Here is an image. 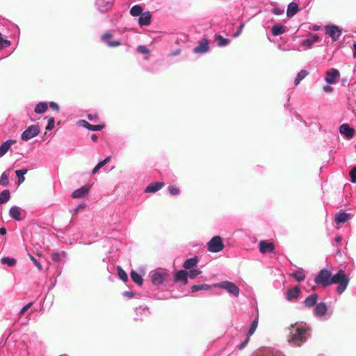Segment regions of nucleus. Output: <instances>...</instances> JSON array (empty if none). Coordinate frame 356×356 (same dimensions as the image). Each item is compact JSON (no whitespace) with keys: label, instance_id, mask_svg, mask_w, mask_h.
Wrapping results in <instances>:
<instances>
[{"label":"nucleus","instance_id":"f257e3e1","mask_svg":"<svg viewBox=\"0 0 356 356\" xmlns=\"http://www.w3.org/2000/svg\"><path fill=\"white\" fill-rule=\"evenodd\" d=\"M349 278L346 275L343 270L340 269L333 276L330 270L323 268L314 278V282L317 285L327 286L331 284H338L337 287V293L339 295L342 294L349 284Z\"/></svg>","mask_w":356,"mask_h":356},{"label":"nucleus","instance_id":"f03ea898","mask_svg":"<svg viewBox=\"0 0 356 356\" xmlns=\"http://www.w3.org/2000/svg\"><path fill=\"white\" fill-rule=\"evenodd\" d=\"M289 342L296 346H301L311 337L310 327L304 322H296L289 327Z\"/></svg>","mask_w":356,"mask_h":356},{"label":"nucleus","instance_id":"7ed1b4c3","mask_svg":"<svg viewBox=\"0 0 356 356\" xmlns=\"http://www.w3.org/2000/svg\"><path fill=\"white\" fill-rule=\"evenodd\" d=\"M314 316L321 321H327L333 314V310L329 309L324 302H318L314 309Z\"/></svg>","mask_w":356,"mask_h":356},{"label":"nucleus","instance_id":"20e7f679","mask_svg":"<svg viewBox=\"0 0 356 356\" xmlns=\"http://www.w3.org/2000/svg\"><path fill=\"white\" fill-rule=\"evenodd\" d=\"M207 250L210 252L217 253L222 251L224 248V243L220 236H215L211 238L207 243Z\"/></svg>","mask_w":356,"mask_h":356},{"label":"nucleus","instance_id":"39448f33","mask_svg":"<svg viewBox=\"0 0 356 356\" xmlns=\"http://www.w3.org/2000/svg\"><path fill=\"white\" fill-rule=\"evenodd\" d=\"M213 287H218L227 291L229 293L237 298L239 296V288L233 282L229 281H222L213 285Z\"/></svg>","mask_w":356,"mask_h":356},{"label":"nucleus","instance_id":"423d86ee","mask_svg":"<svg viewBox=\"0 0 356 356\" xmlns=\"http://www.w3.org/2000/svg\"><path fill=\"white\" fill-rule=\"evenodd\" d=\"M40 133V127L38 124H33L26 128L21 135V139L24 141H28L30 139L35 137Z\"/></svg>","mask_w":356,"mask_h":356},{"label":"nucleus","instance_id":"0eeeda50","mask_svg":"<svg viewBox=\"0 0 356 356\" xmlns=\"http://www.w3.org/2000/svg\"><path fill=\"white\" fill-rule=\"evenodd\" d=\"M115 0H95V6L101 13H106L111 9Z\"/></svg>","mask_w":356,"mask_h":356},{"label":"nucleus","instance_id":"6e6552de","mask_svg":"<svg viewBox=\"0 0 356 356\" xmlns=\"http://www.w3.org/2000/svg\"><path fill=\"white\" fill-rule=\"evenodd\" d=\"M320 41V36L318 34L312 35L311 37L303 40L299 45L298 50L304 51L311 49L312 45L317 42Z\"/></svg>","mask_w":356,"mask_h":356},{"label":"nucleus","instance_id":"1a4fd4ad","mask_svg":"<svg viewBox=\"0 0 356 356\" xmlns=\"http://www.w3.org/2000/svg\"><path fill=\"white\" fill-rule=\"evenodd\" d=\"M325 29L333 42L337 41L341 35V30L336 25H327L325 26Z\"/></svg>","mask_w":356,"mask_h":356},{"label":"nucleus","instance_id":"9d476101","mask_svg":"<svg viewBox=\"0 0 356 356\" xmlns=\"http://www.w3.org/2000/svg\"><path fill=\"white\" fill-rule=\"evenodd\" d=\"M254 356H285L281 351L272 348H263L258 350Z\"/></svg>","mask_w":356,"mask_h":356},{"label":"nucleus","instance_id":"9b49d317","mask_svg":"<svg viewBox=\"0 0 356 356\" xmlns=\"http://www.w3.org/2000/svg\"><path fill=\"white\" fill-rule=\"evenodd\" d=\"M166 273H162L158 271H151L149 273V277L151 278L152 283L155 286L161 285L163 283L165 279Z\"/></svg>","mask_w":356,"mask_h":356},{"label":"nucleus","instance_id":"f8f14e48","mask_svg":"<svg viewBox=\"0 0 356 356\" xmlns=\"http://www.w3.org/2000/svg\"><path fill=\"white\" fill-rule=\"evenodd\" d=\"M340 76L339 72L337 69H331L326 72V77L325 79L326 83L329 84L337 83V79Z\"/></svg>","mask_w":356,"mask_h":356},{"label":"nucleus","instance_id":"ddd939ff","mask_svg":"<svg viewBox=\"0 0 356 356\" xmlns=\"http://www.w3.org/2000/svg\"><path fill=\"white\" fill-rule=\"evenodd\" d=\"M112 37L113 34L111 32H106L102 35L101 40L109 47H116L120 46L121 42L119 40H109Z\"/></svg>","mask_w":356,"mask_h":356},{"label":"nucleus","instance_id":"4468645a","mask_svg":"<svg viewBox=\"0 0 356 356\" xmlns=\"http://www.w3.org/2000/svg\"><path fill=\"white\" fill-rule=\"evenodd\" d=\"M152 22V14L149 11L143 12L138 18V24L140 26L150 25Z\"/></svg>","mask_w":356,"mask_h":356},{"label":"nucleus","instance_id":"2eb2a0df","mask_svg":"<svg viewBox=\"0 0 356 356\" xmlns=\"http://www.w3.org/2000/svg\"><path fill=\"white\" fill-rule=\"evenodd\" d=\"M318 296L317 293H314L307 296L305 300L303 301V304L305 307L311 308L313 307H316V305L318 304Z\"/></svg>","mask_w":356,"mask_h":356},{"label":"nucleus","instance_id":"dca6fc26","mask_svg":"<svg viewBox=\"0 0 356 356\" xmlns=\"http://www.w3.org/2000/svg\"><path fill=\"white\" fill-rule=\"evenodd\" d=\"M136 320H143V317H147L149 315L150 312L147 306H139L136 307Z\"/></svg>","mask_w":356,"mask_h":356},{"label":"nucleus","instance_id":"f3484780","mask_svg":"<svg viewBox=\"0 0 356 356\" xmlns=\"http://www.w3.org/2000/svg\"><path fill=\"white\" fill-rule=\"evenodd\" d=\"M339 132L348 139H350L353 137L355 130L348 124H343L339 127Z\"/></svg>","mask_w":356,"mask_h":356},{"label":"nucleus","instance_id":"a211bd4d","mask_svg":"<svg viewBox=\"0 0 356 356\" xmlns=\"http://www.w3.org/2000/svg\"><path fill=\"white\" fill-rule=\"evenodd\" d=\"M209 49V42L207 39H202L200 44L193 49L195 54H205Z\"/></svg>","mask_w":356,"mask_h":356},{"label":"nucleus","instance_id":"6ab92c4d","mask_svg":"<svg viewBox=\"0 0 356 356\" xmlns=\"http://www.w3.org/2000/svg\"><path fill=\"white\" fill-rule=\"evenodd\" d=\"M164 186L163 182L156 181L150 183L145 189L146 193H154L161 189Z\"/></svg>","mask_w":356,"mask_h":356},{"label":"nucleus","instance_id":"aec40b11","mask_svg":"<svg viewBox=\"0 0 356 356\" xmlns=\"http://www.w3.org/2000/svg\"><path fill=\"white\" fill-rule=\"evenodd\" d=\"M275 250V245L271 242H266L265 241H261L259 242V251L265 254L266 252H272Z\"/></svg>","mask_w":356,"mask_h":356},{"label":"nucleus","instance_id":"412c9836","mask_svg":"<svg viewBox=\"0 0 356 356\" xmlns=\"http://www.w3.org/2000/svg\"><path fill=\"white\" fill-rule=\"evenodd\" d=\"M79 124L80 126H83L86 129H87L88 130H90V131H101L104 128V125H102V124H96V125L91 124H90L89 122H88L87 121H86L84 120H79Z\"/></svg>","mask_w":356,"mask_h":356},{"label":"nucleus","instance_id":"4be33fe9","mask_svg":"<svg viewBox=\"0 0 356 356\" xmlns=\"http://www.w3.org/2000/svg\"><path fill=\"white\" fill-rule=\"evenodd\" d=\"M89 190H90V186H83L75 190L72 193V197L74 199L83 197L88 193Z\"/></svg>","mask_w":356,"mask_h":356},{"label":"nucleus","instance_id":"5701e85b","mask_svg":"<svg viewBox=\"0 0 356 356\" xmlns=\"http://www.w3.org/2000/svg\"><path fill=\"white\" fill-rule=\"evenodd\" d=\"M351 217L352 215L349 213L339 212L335 214L334 220L337 224L339 225L346 222Z\"/></svg>","mask_w":356,"mask_h":356},{"label":"nucleus","instance_id":"b1692460","mask_svg":"<svg viewBox=\"0 0 356 356\" xmlns=\"http://www.w3.org/2000/svg\"><path fill=\"white\" fill-rule=\"evenodd\" d=\"M300 10L298 5L296 2H291L286 10V15L291 18L293 17Z\"/></svg>","mask_w":356,"mask_h":356},{"label":"nucleus","instance_id":"393cba45","mask_svg":"<svg viewBox=\"0 0 356 356\" xmlns=\"http://www.w3.org/2000/svg\"><path fill=\"white\" fill-rule=\"evenodd\" d=\"M300 289L298 286L290 289L286 292V300L291 301L293 299H296L300 296Z\"/></svg>","mask_w":356,"mask_h":356},{"label":"nucleus","instance_id":"a878e982","mask_svg":"<svg viewBox=\"0 0 356 356\" xmlns=\"http://www.w3.org/2000/svg\"><path fill=\"white\" fill-rule=\"evenodd\" d=\"M197 257H194L186 259L183 264V267L186 270L193 269L195 267L197 266Z\"/></svg>","mask_w":356,"mask_h":356},{"label":"nucleus","instance_id":"bb28decb","mask_svg":"<svg viewBox=\"0 0 356 356\" xmlns=\"http://www.w3.org/2000/svg\"><path fill=\"white\" fill-rule=\"evenodd\" d=\"M15 143L13 140H7L0 145V158L3 156Z\"/></svg>","mask_w":356,"mask_h":356},{"label":"nucleus","instance_id":"cd10ccee","mask_svg":"<svg viewBox=\"0 0 356 356\" xmlns=\"http://www.w3.org/2000/svg\"><path fill=\"white\" fill-rule=\"evenodd\" d=\"M9 215L15 220L19 221L22 220L20 208L19 207H12L9 210Z\"/></svg>","mask_w":356,"mask_h":356},{"label":"nucleus","instance_id":"c85d7f7f","mask_svg":"<svg viewBox=\"0 0 356 356\" xmlns=\"http://www.w3.org/2000/svg\"><path fill=\"white\" fill-rule=\"evenodd\" d=\"M48 109V104L47 102H41L37 104L35 106L34 111L37 114L44 113Z\"/></svg>","mask_w":356,"mask_h":356},{"label":"nucleus","instance_id":"c756f323","mask_svg":"<svg viewBox=\"0 0 356 356\" xmlns=\"http://www.w3.org/2000/svg\"><path fill=\"white\" fill-rule=\"evenodd\" d=\"M213 285H209L207 284H194L191 286V292H197L202 290H209L211 289Z\"/></svg>","mask_w":356,"mask_h":356},{"label":"nucleus","instance_id":"7c9ffc66","mask_svg":"<svg viewBox=\"0 0 356 356\" xmlns=\"http://www.w3.org/2000/svg\"><path fill=\"white\" fill-rule=\"evenodd\" d=\"M292 276L298 282H300L305 279V274L302 268H299L298 270H294L292 273Z\"/></svg>","mask_w":356,"mask_h":356},{"label":"nucleus","instance_id":"2f4dec72","mask_svg":"<svg viewBox=\"0 0 356 356\" xmlns=\"http://www.w3.org/2000/svg\"><path fill=\"white\" fill-rule=\"evenodd\" d=\"M215 39L217 40V44L218 47H226L231 42L230 39L223 38L219 34L215 35Z\"/></svg>","mask_w":356,"mask_h":356},{"label":"nucleus","instance_id":"473e14b6","mask_svg":"<svg viewBox=\"0 0 356 356\" xmlns=\"http://www.w3.org/2000/svg\"><path fill=\"white\" fill-rule=\"evenodd\" d=\"M286 32V27L282 25H274L271 29V33L274 36L280 35Z\"/></svg>","mask_w":356,"mask_h":356},{"label":"nucleus","instance_id":"72a5a7b5","mask_svg":"<svg viewBox=\"0 0 356 356\" xmlns=\"http://www.w3.org/2000/svg\"><path fill=\"white\" fill-rule=\"evenodd\" d=\"M130 15L133 17H139L143 12V7L140 4L133 6L130 9Z\"/></svg>","mask_w":356,"mask_h":356},{"label":"nucleus","instance_id":"f704fd0d","mask_svg":"<svg viewBox=\"0 0 356 356\" xmlns=\"http://www.w3.org/2000/svg\"><path fill=\"white\" fill-rule=\"evenodd\" d=\"M309 74L308 71L305 70H300L294 79L295 86H298L302 80H303Z\"/></svg>","mask_w":356,"mask_h":356},{"label":"nucleus","instance_id":"c9c22d12","mask_svg":"<svg viewBox=\"0 0 356 356\" xmlns=\"http://www.w3.org/2000/svg\"><path fill=\"white\" fill-rule=\"evenodd\" d=\"M66 252L65 251L56 252L51 254V259L55 262H60L62 259L66 257Z\"/></svg>","mask_w":356,"mask_h":356},{"label":"nucleus","instance_id":"e433bc0d","mask_svg":"<svg viewBox=\"0 0 356 356\" xmlns=\"http://www.w3.org/2000/svg\"><path fill=\"white\" fill-rule=\"evenodd\" d=\"M258 316H257L251 323L250 327L247 332V337H250L256 331L258 326Z\"/></svg>","mask_w":356,"mask_h":356},{"label":"nucleus","instance_id":"4c0bfd02","mask_svg":"<svg viewBox=\"0 0 356 356\" xmlns=\"http://www.w3.org/2000/svg\"><path fill=\"white\" fill-rule=\"evenodd\" d=\"M10 198L9 190L6 189L0 193V204L6 203Z\"/></svg>","mask_w":356,"mask_h":356},{"label":"nucleus","instance_id":"58836bf2","mask_svg":"<svg viewBox=\"0 0 356 356\" xmlns=\"http://www.w3.org/2000/svg\"><path fill=\"white\" fill-rule=\"evenodd\" d=\"M131 280H133V282H134L136 284H137L138 285H140V286L142 285L143 279L139 273H138L136 271L132 270L131 272Z\"/></svg>","mask_w":356,"mask_h":356},{"label":"nucleus","instance_id":"ea45409f","mask_svg":"<svg viewBox=\"0 0 356 356\" xmlns=\"http://www.w3.org/2000/svg\"><path fill=\"white\" fill-rule=\"evenodd\" d=\"M27 172L28 170L26 169H22L15 171V175L18 178L19 184H21L24 181V175L27 173Z\"/></svg>","mask_w":356,"mask_h":356},{"label":"nucleus","instance_id":"a19ab883","mask_svg":"<svg viewBox=\"0 0 356 356\" xmlns=\"http://www.w3.org/2000/svg\"><path fill=\"white\" fill-rule=\"evenodd\" d=\"M188 275L187 271L185 270H178L174 275V281L177 282L181 281L185 277Z\"/></svg>","mask_w":356,"mask_h":356},{"label":"nucleus","instance_id":"79ce46f5","mask_svg":"<svg viewBox=\"0 0 356 356\" xmlns=\"http://www.w3.org/2000/svg\"><path fill=\"white\" fill-rule=\"evenodd\" d=\"M136 51L139 54H145L146 56L144 57L145 60L149 59V50L145 45L140 44L137 47Z\"/></svg>","mask_w":356,"mask_h":356},{"label":"nucleus","instance_id":"37998d69","mask_svg":"<svg viewBox=\"0 0 356 356\" xmlns=\"http://www.w3.org/2000/svg\"><path fill=\"white\" fill-rule=\"evenodd\" d=\"M1 262L2 264H6L10 267H13L16 264V259L9 257H4L1 259Z\"/></svg>","mask_w":356,"mask_h":356},{"label":"nucleus","instance_id":"c03bdc74","mask_svg":"<svg viewBox=\"0 0 356 356\" xmlns=\"http://www.w3.org/2000/svg\"><path fill=\"white\" fill-rule=\"evenodd\" d=\"M117 270L119 278L122 281H127L128 280V276L126 272L122 268V267L118 266L117 267Z\"/></svg>","mask_w":356,"mask_h":356},{"label":"nucleus","instance_id":"a18cd8bd","mask_svg":"<svg viewBox=\"0 0 356 356\" xmlns=\"http://www.w3.org/2000/svg\"><path fill=\"white\" fill-rule=\"evenodd\" d=\"M11 44L10 40L4 39L2 34L0 33V49L8 47Z\"/></svg>","mask_w":356,"mask_h":356},{"label":"nucleus","instance_id":"49530a36","mask_svg":"<svg viewBox=\"0 0 356 356\" xmlns=\"http://www.w3.org/2000/svg\"><path fill=\"white\" fill-rule=\"evenodd\" d=\"M187 273H188V275L190 279H194L197 275H199L202 273V270H200L199 269L193 268V269L189 270L188 272L187 271Z\"/></svg>","mask_w":356,"mask_h":356},{"label":"nucleus","instance_id":"de8ad7c7","mask_svg":"<svg viewBox=\"0 0 356 356\" xmlns=\"http://www.w3.org/2000/svg\"><path fill=\"white\" fill-rule=\"evenodd\" d=\"M0 185L7 186L8 185V177L6 172H3L0 177Z\"/></svg>","mask_w":356,"mask_h":356},{"label":"nucleus","instance_id":"09e8293b","mask_svg":"<svg viewBox=\"0 0 356 356\" xmlns=\"http://www.w3.org/2000/svg\"><path fill=\"white\" fill-rule=\"evenodd\" d=\"M168 191L172 195H178L180 193L179 188L172 186H169L168 187Z\"/></svg>","mask_w":356,"mask_h":356},{"label":"nucleus","instance_id":"8fccbe9b","mask_svg":"<svg viewBox=\"0 0 356 356\" xmlns=\"http://www.w3.org/2000/svg\"><path fill=\"white\" fill-rule=\"evenodd\" d=\"M55 125V120L54 118L51 117L48 119L47 125L46 127V129L50 131L54 129Z\"/></svg>","mask_w":356,"mask_h":356},{"label":"nucleus","instance_id":"3c124183","mask_svg":"<svg viewBox=\"0 0 356 356\" xmlns=\"http://www.w3.org/2000/svg\"><path fill=\"white\" fill-rule=\"evenodd\" d=\"M350 181L353 184L356 183V166L353 167L350 172Z\"/></svg>","mask_w":356,"mask_h":356},{"label":"nucleus","instance_id":"603ef678","mask_svg":"<svg viewBox=\"0 0 356 356\" xmlns=\"http://www.w3.org/2000/svg\"><path fill=\"white\" fill-rule=\"evenodd\" d=\"M284 8H280V7H274L271 10V13L275 15H280L284 13Z\"/></svg>","mask_w":356,"mask_h":356},{"label":"nucleus","instance_id":"864d4df0","mask_svg":"<svg viewBox=\"0 0 356 356\" xmlns=\"http://www.w3.org/2000/svg\"><path fill=\"white\" fill-rule=\"evenodd\" d=\"M33 305V302H31L28 304H26V305H24L22 309L21 310L19 311V314L20 316L23 315L31 306Z\"/></svg>","mask_w":356,"mask_h":356},{"label":"nucleus","instance_id":"5fc2aeb1","mask_svg":"<svg viewBox=\"0 0 356 356\" xmlns=\"http://www.w3.org/2000/svg\"><path fill=\"white\" fill-rule=\"evenodd\" d=\"M244 26H245L244 23H241L240 24V26L238 28V30L233 34L234 38H237L241 35V33L244 28Z\"/></svg>","mask_w":356,"mask_h":356},{"label":"nucleus","instance_id":"6e6d98bb","mask_svg":"<svg viewBox=\"0 0 356 356\" xmlns=\"http://www.w3.org/2000/svg\"><path fill=\"white\" fill-rule=\"evenodd\" d=\"M249 339L250 337H246V339L238 346V350H243L247 346L249 342Z\"/></svg>","mask_w":356,"mask_h":356},{"label":"nucleus","instance_id":"4d7b16f0","mask_svg":"<svg viewBox=\"0 0 356 356\" xmlns=\"http://www.w3.org/2000/svg\"><path fill=\"white\" fill-rule=\"evenodd\" d=\"M31 260L33 262V264L37 266V268L41 270H42V266L41 264L38 261V260L32 255L29 254Z\"/></svg>","mask_w":356,"mask_h":356},{"label":"nucleus","instance_id":"13d9d810","mask_svg":"<svg viewBox=\"0 0 356 356\" xmlns=\"http://www.w3.org/2000/svg\"><path fill=\"white\" fill-rule=\"evenodd\" d=\"M49 106L52 110L57 111V112L59 111L60 108H59L58 104L56 102H50Z\"/></svg>","mask_w":356,"mask_h":356},{"label":"nucleus","instance_id":"bf43d9fd","mask_svg":"<svg viewBox=\"0 0 356 356\" xmlns=\"http://www.w3.org/2000/svg\"><path fill=\"white\" fill-rule=\"evenodd\" d=\"M111 160V156H107L104 160L98 162L97 165L102 168L104 167L109 161Z\"/></svg>","mask_w":356,"mask_h":356},{"label":"nucleus","instance_id":"052dcab7","mask_svg":"<svg viewBox=\"0 0 356 356\" xmlns=\"http://www.w3.org/2000/svg\"><path fill=\"white\" fill-rule=\"evenodd\" d=\"M180 53H181V49H177L171 51L168 54V56H177V55L180 54Z\"/></svg>","mask_w":356,"mask_h":356},{"label":"nucleus","instance_id":"680f3d73","mask_svg":"<svg viewBox=\"0 0 356 356\" xmlns=\"http://www.w3.org/2000/svg\"><path fill=\"white\" fill-rule=\"evenodd\" d=\"M123 296L124 297H127V298H131L134 297L135 294L132 291H124L123 293Z\"/></svg>","mask_w":356,"mask_h":356},{"label":"nucleus","instance_id":"e2e57ef3","mask_svg":"<svg viewBox=\"0 0 356 356\" xmlns=\"http://www.w3.org/2000/svg\"><path fill=\"white\" fill-rule=\"evenodd\" d=\"M353 58H356V42L353 44Z\"/></svg>","mask_w":356,"mask_h":356},{"label":"nucleus","instance_id":"0e129e2a","mask_svg":"<svg viewBox=\"0 0 356 356\" xmlns=\"http://www.w3.org/2000/svg\"><path fill=\"white\" fill-rule=\"evenodd\" d=\"M100 169L101 168L97 164L95 167L92 169V173L96 174Z\"/></svg>","mask_w":356,"mask_h":356},{"label":"nucleus","instance_id":"69168bd1","mask_svg":"<svg viewBox=\"0 0 356 356\" xmlns=\"http://www.w3.org/2000/svg\"><path fill=\"white\" fill-rule=\"evenodd\" d=\"M7 233L6 229L5 227H0V235L5 236Z\"/></svg>","mask_w":356,"mask_h":356},{"label":"nucleus","instance_id":"338daca9","mask_svg":"<svg viewBox=\"0 0 356 356\" xmlns=\"http://www.w3.org/2000/svg\"><path fill=\"white\" fill-rule=\"evenodd\" d=\"M323 90L325 92H330L332 90V88L331 86H325L323 87Z\"/></svg>","mask_w":356,"mask_h":356},{"label":"nucleus","instance_id":"774afa93","mask_svg":"<svg viewBox=\"0 0 356 356\" xmlns=\"http://www.w3.org/2000/svg\"><path fill=\"white\" fill-rule=\"evenodd\" d=\"M188 278V275H186L181 282H182L184 284H187Z\"/></svg>","mask_w":356,"mask_h":356}]
</instances>
